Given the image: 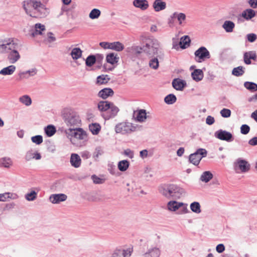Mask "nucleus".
Returning <instances> with one entry per match:
<instances>
[{
    "label": "nucleus",
    "mask_w": 257,
    "mask_h": 257,
    "mask_svg": "<svg viewBox=\"0 0 257 257\" xmlns=\"http://www.w3.org/2000/svg\"><path fill=\"white\" fill-rule=\"evenodd\" d=\"M244 73V68L242 66H238L236 68H234L232 72V74L236 76H241Z\"/></svg>",
    "instance_id": "c03bdc74"
},
{
    "label": "nucleus",
    "mask_w": 257,
    "mask_h": 257,
    "mask_svg": "<svg viewBox=\"0 0 257 257\" xmlns=\"http://www.w3.org/2000/svg\"><path fill=\"white\" fill-rule=\"evenodd\" d=\"M191 210L196 213H199L201 212L200 205V204L197 202H194L190 205Z\"/></svg>",
    "instance_id": "49530a36"
},
{
    "label": "nucleus",
    "mask_w": 257,
    "mask_h": 257,
    "mask_svg": "<svg viewBox=\"0 0 257 257\" xmlns=\"http://www.w3.org/2000/svg\"><path fill=\"white\" fill-rule=\"evenodd\" d=\"M190 43V39L189 36H184L181 38L179 44L182 48L185 49L189 46Z\"/></svg>",
    "instance_id": "2f4dec72"
},
{
    "label": "nucleus",
    "mask_w": 257,
    "mask_h": 257,
    "mask_svg": "<svg viewBox=\"0 0 257 257\" xmlns=\"http://www.w3.org/2000/svg\"><path fill=\"white\" fill-rule=\"evenodd\" d=\"M255 16V12L251 9H247L243 11L241 14V16L246 20H250Z\"/></svg>",
    "instance_id": "412c9836"
},
{
    "label": "nucleus",
    "mask_w": 257,
    "mask_h": 257,
    "mask_svg": "<svg viewBox=\"0 0 257 257\" xmlns=\"http://www.w3.org/2000/svg\"><path fill=\"white\" fill-rule=\"evenodd\" d=\"M82 54V51L79 48H73L70 55L73 60H77L81 58Z\"/></svg>",
    "instance_id": "a878e982"
},
{
    "label": "nucleus",
    "mask_w": 257,
    "mask_h": 257,
    "mask_svg": "<svg viewBox=\"0 0 257 257\" xmlns=\"http://www.w3.org/2000/svg\"><path fill=\"white\" fill-rule=\"evenodd\" d=\"M179 191L180 188L177 185L171 184L165 186L161 192L164 196L168 197L175 196Z\"/></svg>",
    "instance_id": "6e6552de"
},
{
    "label": "nucleus",
    "mask_w": 257,
    "mask_h": 257,
    "mask_svg": "<svg viewBox=\"0 0 257 257\" xmlns=\"http://www.w3.org/2000/svg\"><path fill=\"white\" fill-rule=\"evenodd\" d=\"M16 45V47L15 49H9L7 48V49H9L12 50L8 56V59L11 63H15L20 58V55L19 52L16 50L18 45L17 43L15 42Z\"/></svg>",
    "instance_id": "9d476101"
},
{
    "label": "nucleus",
    "mask_w": 257,
    "mask_h": 257,
    "mask_svg": "<svg viewBox=\"0 0 257 257\" xmlns=\"http://www.w3.org/2000/svg\"><path fill=\"white\" fill-rule=\"evenodd\" d=\"M216 250L218 253H221L225 250V247L223 244H219L217 245Z\"/></svg>",
    "instance_id": "680f3d73"
},
{
    "label": "nucleus",
    "mask_w": 257,
    "mask_h": 257,
    "mask_svg": "<svg viewBox=\"0 0 257 257\" xmlns=\"http://www.w3.org/2000/svg\"><path fill=\"white\" fill-rule=\"evenodd\" d=\"M119 58L117 56V55H114V53H110L106 56V59L108 63L111 64H114L118 62Z\"/></svg>",
    "instance_id": "f704fd0d"
},
{
    "label": "nucleus",
    "mask_w": 257,
    "mask_h": 257,
    "mask_svg": "<svg viewBox=\"0 0 257 257\" xmlns=\"http://www.w3.org/2000/svg\"><path fill=\"white\" fill-rule=\"evenodd\" d=\"M223 28L226 32L230 33L233 30L235 27V24L233 22L230 21H226L222 25Z\"/></svg>",
    "instance_id": "393cba45"
},
{
    "label": "nucleus",
    "mask_w": 257,
    "mask_h": 257,
    "mask_svg": "<svg viewBox=\"0 0 257 257\" xmlns=\"http://www.w3.org/2000/svg\"><path fill=\"white\" fill-rule=\"evenodd\" d=\"M133 251L132 247H117L112 251L110 257H130Z\"/></svg>",
    "instance_id": "39448f33"
},
{
    "label": "nucleus",
    "mask_w": 257,
    "mask_h": 257,
    "mask_svg": "<svg viewBox=\"0 0 257 257\" xmlns=\"http://www.w3.org/2000/svg\"><path fill=\"white\" fill-rule=\"evenodd\" d=\"M173 17L177 19L180 25H181L186 19V15L183 13L175 12L173 14Z\"/></svg>",
    "instance_id": "c85d7f7f"
},
{
    "label": "nucleus",
    "mask_w": 257,
    "mask_h": 257,
    "mask_svg": "<svg viewBox=\"0 0 257 257\" xmlns=\"http://www.w3.org/2000/svg\"><path fill=\"white\" fill-rule=\"evenodd\" d=\"M67 199V196L64 194H52L50 196L49 199L53 204L59 203L64 201Z\"/></svg>",
    "instance_id": "f8f14e48"
},
{
    "label": "nucleus",
    "mask_w": 257,
    "mask_h": 257,
    "mask_svg": "<svg viewBox=\"0 0 257 257\" xmlns=\"http://www.w3.org/2000/svg\"><path fill=\"white\" fill-rule=\"evenodd\" d=\"M256 35L255 34H249L247 35V38L249 42H253L256 39Z\"/></svg>",
    "instance_id": "13d9d810"
},
{
    "label": "nucleus",
    "mask_w": 257,
    "mask_h": 257,
    "mask_svg": "<svg viewBox=\"0 0 257 257\" xmlns=\"http://www.w3.org/2000/svg\"><path fill=\"white\" fill-rule=\"evenodd\" d=\"M24 8L27 14L35 18H41L47 16V9L40 2L29 0L25 2Z\"/></svg>",
    "instance_id": "f257e3e1"
},
{
    "label": "nucleus",
    "mask_w": 257,
    "mask_h": 257,
    "mask_svg": "<svg viewBox=\"0 0 257 257\" xmlns=\"http://www.w3.org/2000/svg\"><path fill=\"white\" fill-rule=\"evenodd\" d=\"M220 114L223 117H228L231 115V111L229 109L223 108L220 111Z\"/></svg>",
    "instance_id": "5fc2aeb1"
},
{
    "label": "nucleus",
    "mask_w": 257,
    "mask_h": 257,
    "mask_svg": "<svg viewBox=\"0 0 257 257\" xmlns=\"http://www.w3.org/2000/svg\"><path fill=\"white\" fill-rule=\"evenodd\" d=\"M19 101L26 106H29L32 104L31 98L27 95H25L20 97L19 98Z\"/></svg>",
    "instance_id": "79ce46f5"
},
{
    "label": "nucleus",
    "mask_w": 257,
    "mask_h": 257,
    "mask_svg": "<svg viewBox=\"0 0 257 257\" xmlns=\"http://www.w3.org/2000/svg\"><path fill=\"white\" fill-rule=\"evenodd\" d=\"M130 125L125 122L120 123L115 126V132L117 133L124 134L130 131Z\"/></svg>",
    "instance_id": "4468645a"
},
{
    "label": "nucleus",
    "mask_w": 257,
    "mask_h": 257,
    "mask_svg": "<svg viewBox=\"0 0 257 257\" xmlns=\"http://www.w3.org/2000/svg\"><path fill=\"white\" fill-rule=\"evenodd\" d=\"M134 116L136 120L139 122H143L147 118L146 111L145 109H141L134 112Z\"/></svg>",
    "instance_id": "dca6fc26"
},
{
    "label": "nucleus",
    "mask_w": 257,
    "mask_h": 257,
    "mask_svg": "<svg viewBox=\"0 0 257 257\" xmlns=\"http://www.w3.org/2000/svg\"><path fill=\"white\" fill-rule=\"evenodd\" d=\"M248 4L251 8H257V0H248Z\"/></svg>",
    "instance_id": "052dcab7"
},
{
    "label": "nucleus",
    "mask_w": 257,
    "mask_h": 257,
    "mask_svg": "<svg viewBox=\"0 0 257 257\" xmlns=\"http://www.w3.org/2000/svg\"><path fill=\"white\" fill-rule=\"evenodd\" d=\"M37 192L35 191H32L30 193L26 195L25 198L28 201H33L37 197Z\"/></svg>",
    "instance_id": "603ef678"
},
{
    "label": "nucleus",
    "mask_w": 257,
    "mask_h": 257,
    "mask_svg": "<svg viewBox=\"0 0 257 257\" xmlns=\"http://www.w3.org/2000/svg\"><path fill=\"white\" fill-rule=\"evenodd\" d=\"M70 162L73 167L75 168H78L81 165V160L78 155L76 154H72Z\"/></svg>",
    "instance_id": "f3484780"
},
{
    "label": "nucleus",
    "mask_w": 257,
    "mask_h": 257,
    "mask_svg": "<svg viewBox=\"0 0 257 257\" xmlns=\"http://www.w3.org/2000/svg\"><path fill=\"white\" fill-rule=\"evenodd\" d=\"M67 133L71 141H72L73 138L84 140L86 137V134L81 128L69 129Z\"/></svg>",
    "instance_id": "0eeeda50"
},
{
    "label": "nucleus",
    "mask_w": 257,
    "mask_h": 257,
    "mask_svg": "<svg viewBox=\"0 0 257 257\" xmlns=\"http://www.w3.org/2000/svg\"><path fill=\"white\" fill-rule=\"evenodd\" d=\"M159 44L156 40L147 39L144 45V52L148 56H153L158 53Z\"/></svg>",
    "instance_id": "f03ea898"
},
{
    "label": "nucleus",
    "mask_w": 257,
    "mask_h": 257,
    "mask_svg": "<svg viewBox=\"0 0 257 257\" xmlns=\"http://www.w3.org/2000/svg\"><path fill=\"white\" fill-rule=\"evenodd\" d=\"M140 156L143 159H144L145 158L147 157L148 151L147 150H144L141 151L140 153Z\"/></svg>",
    "instance_id": "774afa93"
},
{
    "label": "nucleus",
    "mask_w": 257,
    "mask_h": 257,
    "mask_svg": "<svg viewBox=\"0 0 257 257\" xmlns=\"http://www.w3.org/2000/svg\"><path fill=\"white\" fill-rule=\"evenodd\" d=\"M89 128L92 134L97 135L100 131L101 126L99 123H93L89 124Z\"/></svg>",
    "instance_id": "7c9ffc66"
},
{
    "label": "nucleus",
    "mask_w": 257,
    "mask_h": 257,
    "mask_svg": "<svg viewBox=\"0 0 257 257\" xmlns=\"http://www.w3.org/2000/svg\"><path fill=\"white\" fill-rule=\"evenodd\" d=\"M35 32H32L31 34L32 37H35L37 35H41L42 32L45 30V26L39 23L35 24Z\"/></svg>",
    "instance_id": "bb28decb"
},
{
    "label": "nucleus",
    "mask_w": 257,
    "mask_h": 257,
    "mask_svg": "<svg viewBox=\"0 0 257 257\" xmlns=\"http://www.w3.org/2000/svg\"><path fill=\"white\" fill-rule=\"evenodd\" d=\"M12 165V161L10 158H3L0 160V166L9 168Z\"/></svg>",
    "instance_id": "37998d69"
},
{
    "label": "nucleus",
    "mask_w": 257,
    "mask_h": 257,
    "mask_svg": "<svg viewBox=\"0 0 257 257\" xmlns=\"http://www.w3.org/2000/svg\"><path fill=\"white\" fill-rule=\"evenodd\" d=\"M130 165L129 162L126 160H122L118 164V168L120 171H126Z\"/></svg>",
    "instance_id": "4c0bfd02"
},
{
    "label": "nucleus",
    "mask_w": 257,
    "mask_h": 257,
    "mask_svg": "<svg viewBox=\"0 0 257 257\" xmlns=\"http://www.w3.org/2000/svg\"><path fill=\"white\" fill-rule=\"evenodd\" d=\"M191 76L194 80L198 82L201 80L204 76L203 72L201 69H195L191 73Z\"/></svg>",
    "instance_id": "4be33fe9"
},
{
    "label": "nucleus",
    "mask_w": 257,
    "mask_h": 257,
    "mask_svg": "<svg viewBox=\"0 0 257 257\" xmlns=\"http://www.w3.org/2000/svg\"><path fill=\"white\" fill-rule=\"evenodd\" d=\"M213 177L212 174L209 171L204 172L201 175L200 179L202 181L208 182Z\"/></svg>",
    "instance_id": "ea45409f"
},
{
    "label": "nucleus",
    "mask_w": 257,
    "mask_h": 257,
    "mask_svg": "<svg viewBox=\"0 0 257 257\" xmlns=\"http://www.w3.org/2000/svg\"><path fill=\"white\" fill-rule=\"evenodd\" d=\"M215 121L214 118L211 116H208L206 119V122L209 125H211L214 123Z\"/></svg>",
    "instance_id": "0e129e2a"
},
{
    "label": "nucleus",
    "mask_w": 257,
    "mask_h": 257,
    "mask_svg": "<svg viewBox=\"0 0 257 257\" xmlns=\"http://www.w3.org/2000/svg\"><path fill=\"white\" fill-rule=\"evenodd\" d=\"M248 144L252 146L257 145V137H255L248 141Z\"/></svg>",
    "instance_id": "69168bd1"
},
{
    "label": "nucleus",
    "mask_w": 257,
    "mask_h": 257,
    "mask_svg": "<svg viewBox=\"0 0 257 257\" xmlns=\"http://www.w3.org/2000/svg\"><path fill=\"white\" fill-rule=\"evenodd\" d=\"M92 179L93 182L95 184H101L103 182V179L97 177L95 175H93L92 176Z\"/></svg>",
    "instance_id": "bf43d9fd"
},
{
    "label": "nucleus",
    "mask_w": 257,
    "mask_h": 257,
    "mask_svg": "<svg viewBox=\"0 0 257 257\" xmlns=\"http://www.w3.org/2000/svg\"><path fill=\"white\" fill-rule=\"evenodd\" d=\"M237 167L240 170L241 172H246L249 170L250 166L248 163L243 160H239L237 161Z\"/></svg>",
    "instance_id": "aec40b11"
},
{
    "label": "nucleus",
    "mask_w": 257,
    "mask_h": 257,
    "mask_svg": "<svg viewBox=\"0 0 257 257\" xmlns=\"http://www.w3.org/2000/svg\"><path fill=\"white\" fill-rule=\"evenodd\" d=\"M56 132L55 127L52 125H48L45 128V132L47 136L51 137L53 136Z\"/></svg>",
    "instance_id": "a19ab883"
},
{
    "label": "nucleus",
    "mask_w": 257,
    "mask_h": 257,
    "mask_svg": "<svg viewBox=\"0 0 257 257\" xmlns=\"http://www.w3.org/2000/svg\"><path fill=\"white\" fill-rule=\"evenodd\" d=\"M207 152L205 149H199L196 152L191 154L189 157V160L194 165H198L203 157L206 155Z\"/></svg>",
    "instance_id": "423d86ee"
},
{
    "label": "nucleus",
    "mask_w": 257,
    "mask_h": 257,
    "mask_svg": "<svg viewBox=\"0 0 257 257\" xmlns=\"http://www.w3.org/2000/svg\"><path fill=\"white\" fill-rule=\"evenodd\" d=\"M110 49L117 51H121L124 49V46L119 42H115L110 43Z\"/></svg>",
    "instance_id": "c9c22d12"
},
{
    "label": "nucleus",
    "mask_w": 257,
    "mask_h": 257,
    "mask_svg": "<svg viewBox=\"0 0 257 257\" xmlns=\"http://www.w3.org/2000/svg\"><path fill=\"white\" fill-rule=\"evenodd\" d=\"M96 62V58L93 55L89 56L86 60V65L88 66H92Z\"/></svg>",
    "instance_id": "3c124183"
},
{
    "label": "nucleus",
    "mask_w": 257,
    "mask_h": 257,
    "mask_svg": "<svg viewBox=\"0 0 257 257\" xmlns=\"http://www.w3.org/2000/svg\"><path fill=\"white\" fill-rule=\"evenodd\" d=\"M215 136L220 140L226 142H231L233 140V137L230 133L222 130H219L216 132Z\"/></svg>",
    "instance_id": "1a4fd4ad"
},
{
    "label": "nucleus",
    "mask_w": 257,
    "mask_h": 257,
    "mask_svg": "<svg viewBox=\"0 0 257 257\" xmlns=\"http://www.w3.org/2000/svg\"><path fill=\"white\" fill-rule=\"evenodd\" d=\"M110 43L106 42H102L99 43V45L104 49H110Z\"/></svg>",
    "instance_id": "e2e57ef3"
},
{
    "label": "nucleus",
    "mask_w": 257,
    "mask_h": 257,
    "mask_svg": "<svg viewBox=\"0 0 257 257\" xmlns=\"http://www.w3.org/2000/svg\"><path fill=\"white\" fill-rule=\"evenodd\" d=\"M66 121L71 125H76L80 122L79 116L75 114H70V115L66 118Z\"/></svg>",
    "instance_id": "b1692460"
},
{
    "label": "nucleus",
    "mask_w": 257,
    "mask_h": 257,
    "mask_svg": "<svg viewBox=\"0 0 257 257\" xmlns=\"http://www.w3.org/2000/svg\"><path fill=\"white\" fill-rule=\"evenodd\" d=\"M16 70V67L14 65H10L5 67L0 71V74L3 75H11Z\"/></svg>",
    "instance_id": "cd10ccee"
},
{
    "label": "nucleus",
    "mask_w": 257,
    "mask_h": 257,
    "mask_svg": "<svg viewBox=\"0 0 257 257\" xmlns=\"http://www.w3.org/2000/svg\"><path fill=\"white\" fill-rule=\"evenodd\" d=\"M250 131V127L247 124H243L240 127L241 133L243 135H246L249 133Z\"/></svg>",
    "instance_id": "6e6d98bb"
},
{
    "label": "nucleus",
    "mask_w": 257,
    "mask_h": 257,
    "mask_svg": "<svg viewBox=\"0 0 257 257\" xmlns=\"http://www.w3.org/2000/svg\"><path fill=\"white\" fill-rule=\"evenodd\" d=\"M133 5L141 10L145 11L149 8V3L147 0H134Z\"/></svg>",
    "instance_id": "2eb2a0df"
},
{
    "label": "nucleus",
    "mask_w": 257,
    "mask_h": 257,
    "mask_svg": "<svg viewBox=\"0 0 257 257\" xmlns=\"http://www.w3.org/2000/svg\"><path fill=\"white\" fill-rule=\"evenodd\" d=\"M109 109H110L111 114L113 116L115 115L119 110L118 107L115 106L112 103H111V106Z\"/></svg>",
    "instance_id": "4d7b16f0"
},
{
    "label": "nucleus",
    "mask_w": 257,
    "mask_h": 257,
    "mask_svg": "<svg viewBox=\"0 0 257 257\" xmlns=\"http://www.w3.org/2000/svg\"><path fill=\"white\" fill-rule=\"evenodd\" d=\"M26 159L28 161L31 160L32 159L39 160L41 159V155L37 152L33 153L32 151H29L26 154Z\"/></svg>",
    "instance_id": "e433bc0d"
},
{
    "label": "nucleus",
    "mask_w": 257,
    "mask_h": 257,
    "mask_svg": "<svg viewBox=\"0 0 257 257\" xmlns=\"http://www.w3.org/2000/svg\"><path fill=\"white\" fill-rule=\"evenodd\" d=\"M243 58L244 63L248 65L251 64L250 59L256 60V55L254 52L249 51L244 54Z\"/></svg>",
    "instance_id": "a211bd4d"
},
{
    "label": "nucleus",
    "mask_w": 257,
    "mask_h": 257,
    "mask_svg": "<svg viewBox=\"0 0 257 257\" xmlns=\"http://www.w3.org/2000/svg\"><path fill=\"white\" fill-rule=\"evenodd\" d=\"M160 251L159 248L154 247L149 250L148 252L145 253L146 257H159Z\"/></svg>",
    "instance_id": "473e14b6"
},
{
    "label": "nucleus",
    "mask_w": 257,
    "mask_h": 257,
    "mask_svg": "<svg viewBox=\"0 0 257 257\" xmlns=\"http://www.w3.org/2000/svg\"><path fill=\"white\" fill-rule=\"evenodd\" d=\"M133 50L137 54L141 53L142 51H144V46L143 47L136 46L133 48Z\"/></svg>",
    "instance_id": "338daca9"
},
{
    "label": "nucleus",
    "mask_w": 257,
    "mask_h": 257,
    "mask_svg": "<svg viewBox=\"0 0 257 257\" xmlns=\"http://www.w3.org/2000/svg\"><path fill=\"white\" fill-rule=\"evenodd\" d=\"M111 103L106 101H100L98 104V108L100 111H105L109 109Z\"/></svg>",
    "instance_id": "c756f323"
},
{
    "label": "nucleus",
    "mask_w": 257,
    "mask_h": 257,
    "mask_svg": "<svg viewBox=\"0 0 257 257\" xmlns=\"http://www.w3.org/2000/svg\"><path fill=\"white\" fill-rule=\"evenodd\" d=\"M195 60L196 62L201 63L206 59L210 58L208 50L204 47H201L195 52Z\"/></svg>",
    "instance_id": "7ed1b4c3"
},
{
    "label": "nucleus",
    "mask_w": 257,
    "mask_h": 257,
    "mask_svg": "<svg viewBox=\"0 0 257 257\" xmlns=\"http://www.w3.org/2000/svg\"><path fill=\"white\" fill-rule=\"evenodd\" d=\"M16 45L15 43L14 39H9L5 40L4 43L0 44V50L6 51L7 48L15 49Z\"/></svg>",
    "instance_id": "ddd939ff"
},
{
    "label": "nucleus",
    "mask_w": 257,
    "mask_h": 257,
    "mask_svg": "<svg viewBox=\"0 0 257 257\" xmlns=\"http://www.w3.org/2000/svg\"><path fill=\"white\" fill-rule=\"evenodd\" d=\"M152 6L156 12H159L166 9L167 4L163 0H155Z\"/></svg>",
    "instance_id": "9b49d317"
},
{
    "label": "nucleus",
    "mask_w": 257,
    "mask_h": 257,
    "mask_svg": "<svg viewBox=\"0 0 257 257\" xmlns=\"http://www.w3.org/2000/svg\"><path fill=\"white\" fill-rule=\"evenodd\" d=\"M110 80V78L107 75H102L97 78V84L101 85L106 84Z\"/></svg>",
    "instance_id": "58836bf2"
},
{
    "label": "nucleus",
    "mask_w": 257,
    "mask_h": 257,
    "mask_svg": "<svg viewBox=\"0 0 257 257\" xmlns=\"http://www.w3.org/2000/svg\"><path fill=\"white\" fill-rule=\"evenodd\" d=\"M31 140L33 143H36L37 145H39L43 142V138L40 135L32 137Z\"/></svg>",
    "instance_id": "864d4df0"
},
{
    "label": "nucleus",
    "mask_w": 257,
    "mask_h": 257,
    "mask_svg": "<svg viewBox=\"0 0 257 257\" xmlns=\"http://www.w3.org/2000/svg\"><path fill=\"white\" fill-rule=\"evenodd\" d=\"M168 208L172 211H175L180 209L181 213H186L188 212L187 204L181 202H178L175 201H170L168 203Z\"/></svg>",
    "instance_id": "20e7f679"
},
{
    "label": "nucleus",
    "mask_w": 257,
    "mask_h": 257,
    "mask_svg": "<svg viewBox=\"0 0 257 257\" xmlns=\"http://www.w3.org/2000/svg\"><path fill=\"white\" fill-rule=\"evenodd\" d=\"M17 197V195L11 193L7 192L3 194H0V201H6L8 199H15Z\"/></svg>",
    "instance_id": "72a5a7b5"
},
{
    "label": "nucleus",
    "mask_w": 257,
    "mask_h": 257,
    "mask_svg": "<svg viewBox=\"0 0 257 257\" xmlns=\"http://www.w3.org/2000/svg\"><path fill=\"white\" fill-rule=\"evenodd\" d=\"M149 66L155 70L158 68L159 66V61L157 58H153L151 59L149 63Z\"/></svg>",
    "instance_id": "a18cd8bd"
},
{
    "label": "nucleus",
    "mask_w": 257,
    "mask_h": 257,
    "mask_svg": "<svg viewBox=\"0 0 257 257\" xmlns=\"http://www.w3.org/2000/svg\"><path fill=\"white\" fill-rule=\"evenodd\" d=\"M164 100L167 104H173L176 101V97L174 94H170L165 97Z\"/></svg>",
    "instance_id": "09e8293b"
},
{
    "label": "nucleus",
    "mask_w": 257,
    "mask_h": 257,
    "mask_svg": "<svg viewBox=\"0 0 257 257\" xmlns=\"http://www.w3.org/2000/svg\"><path fill=\"white\" fill-rule=\"evenodd\" d=\"M113 91L109 88H106L101 90L98 93V96L103 99H106L109 96L113 95Z\"/></svg>",
    "instance_id": "6ab92c4d"
},
{
    "label": "nucleus",
    "mask_w": 257,
    "mask_h": 257,
    "mask_svg": "<svg viewBox=\"0 0 257 257\" xmlns=\"http://www.w3.org/2000/svg\"><path fill=\"white\" fill-rule=\"evenodd\" d=\"M185 83L183 80L180 79H175L172 82L173 87L177 90H181L183 89Z\"/></svg>",
    "instance_id": "5701e85b"
},
{
    "label": "nucleus",
    "mask_w": 257,
    "mask_h": 257,
    "mask_svg": "<svg viewBox=\"0 0 257 257\" xmlns=\"http://www.w3.org/2000/svg\"><path fill=\"white\" fill-rule=\"evenodd\" d=\"M244 86L247 89L251 91H256L257 90V84L253 83L246 82L244 83Z\"/></svg>",
    "instance_id": "8fccbe9b"
},
{
    "label": "nucleus",
    "mask_w": 257,
    "mask_h": 257,
    "mask_svg": "<svg viewBox=\"0 0 257 257\" xmlns=\"http://www.w3.org/2000/svg\"><path fill=\"white\" fill-rule=\"evenodd\" d=\"M100 10L97 9H93L89 13V17L91 19H97L100 15Z\"/></svg>",
    "instance_id": "de8ad7c7"
}]
</instances>
